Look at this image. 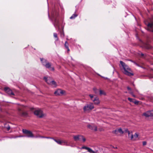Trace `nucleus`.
Listing matches in <instances>:
<instances>
[{
	"mask_svg": "<svg viewBox=\"0 0 153 153\" xmlns=\"http://www.w3.org/2000/svg\"><path fill=\"white\" fill-rule=\"evenodd\" d=\"M120 62V67L124 74L129 76L133 75L131 69L127 65L122 61Z\"/></svg>",
	"mask_w": 153,
	"mask_h": 153,
	"instance_id": "1",
	"label": "nucleus"
},
{
	"mask_svg": "<svg viewBox=\"0 0 153 153\" xmlns=\"http://www.w3.org/2000/svg\"><path fill=\"white\" fill-rule=\"evenodd\" d=\"M44 79L47 84L51 85L53 87H56L57 86L56 83L54 81L52 80L50 77L45 76L44 77Z\"/></svg>",
	"mask_w": 153,
	"mask_h": 153,
	"instance_id": "2",
	"label": "nucleus"
},
{
	"mask_svg": "<svg viewBox=\"0 0 153 153\" xmlns=\"http://www.w3.org/2000/svg\"><path fill=\"white\" fill-rule=\"evenodd\" d=\"M24 107L22 105H20L18 108L19 114L22 116L26 117L27 116V113L24 111Z\"/></svg>",
	"mask_w": 153,
	"mask_h": 153,
	"instance_id": "3",
	"label": "nucleus"
},
{
	"mask_svg": "<svg viewBox=\"0 0 153 153\" xmlns=\"http://www.w3.org/2000/svg\"><path fill=\"white\" fill-rule=\"evenodd\" d=\"M33 111L35 115L37 116L38 117L42 118L45 116V114H43L42 111L39 109H34Z\"/></svg>",
	"mask_w": 153,
	"mask_h": 153,
	"instance_id": "4",
	"label": "nucleus"
},
{
	"mask_svg": "<svg viewBox=\"0 0 153 153\" xmlns=\"http://www.w3.org/2000/svg\"><path fill=\"white\" fill-rule=\"evenodd\" d=\"M94 108V106L92 103L87 104L84 107L83 110L85 112H88Z\"/></svg>",
	"mask_w": 153,
	"mask_h": 153,
	"instance_id": "5",
	"label": "nucleus"
},
{
	"mask_svg": "<svg viewBox=\"0 0 153 153\" xmlns=\"http://www.w3.org/2000/svg\"><path fill=\"white\" fill-rule=\"evenodd\" d=\"M53 140L56 142L58 144L61 145H65L66 146H69V145L68 143L65 140H56V139H53Z\"/></svg>",
	"mask_w": 153,
	"mask_h": 153,
	"instance_id": "6",
	"label": "nucleus"
},
{
	"mask_svg": "<svg viewBox=\"0 0 153 153\" xmlns=\"http://www.w3.org/2000/svg\"><path fill=\"white\" fill-rule=\"evenodd\" d=\"M23 132L26 134V136L28 137H33L34 136L31 132L26 130H23Z\"/></svg>",
	"mask_w": 153,
	"mask_h": 153,
	"instance_id": "7",
	"label": "nucleus"
},
{
	"mask_svg": "<svg viewBox=\"0 0 153 153\" xmlns=\"http://www.w3.org/2000/svg\"><path fill=\"white\" fill-rule=\"evenodd\" d=\"M143 116L146 117L153 116V110L148 111L143 113Z\"/></svg>",
	"mask_w": 153,
	"mask_h": 153,
	"instance_id": "8",
	"label": "nucleus"
},
{
	"mask_svg": "<svg viewBox=\"0 0 153 153\" xmlns=\"http://www.w3.org/2000/svg\"><path fill=\"white\" fill-rule=\"evenodd\" d=\"M87 127L89 129L95 131L97 130V126L93 124H88L87 125Z\"/></svg>",
	"mask_w": 153,
	"mask_h": 153,
	"instance_id": "9",
	"label": "nucleus"
},
{
	"mask_svg": "<svg viewBox=\"0 0 153 153\" xmlns=\"http://www.w3.org/2000/svg\"><path fill=\"white\" fill-rule=\"evenodd\" d=\"M53 19L54 20V26L56 28H58V29H59V27L58 19L57 18H56L55 16L54 15H53Z\"/></svg>",
	"mask_w": 153,
	"mask_h": 153,
	"instance_id": "10",
	"label": "nucleus"
},
{
	"mask_svg": "<svg viewBox=\"0 0 153 153\" xmlns=\"http://www.w3.org/2000/svg\"><path fill=\"white\" fill-rule=\"evenodd\" d=\"M65 92V91L58 89L54 92V94L56 96L62 95L64 94Z\"/></svg>",
	"mask_w": 153,
	"mask_h": 153,
	"instance_id": "11",
	"label": "nucleus"
},
{
	"mask_svg": "<svg viewBox=\"0 0 153 153\" xmlns=\"http://www.w3.org/2000/svg\"><path fill=\"white\" fill-rule=\"evenodd\" d=\"M147 25V30L153 32V23H145Z\"/></svg>",
	"mask_w": 153,
	"mask_h": 153,
	"instance_id": "12",
	"label": "nucleus"
},
{
	"mask_svg": "<svg viewBox=\"0 0 153 153\" xmlns=\"http://www.w3.org/2000/svg\"><path fill=\"white\" fill-rule=\"evenodd\" d=\"M4 91L8 94L12 95H14V94L12 91L9 88L7 87H5L4 88Z\"/></svg>",
	"mask_w": 153,
	"mask_h": 153,
	"instance_id": "13",
	"label": "nucleus"
},
{
	"mask_svg": "<svg viewBox=\"0 0 153 153\" xmlns=\"http://www.w3.org/2000/svg\"><path fill=\"white\" fill-rule=\"evenodd\" d=\"M45 66L46 68H49L50 70L51 71H53L54 70V68L52 66L51 63L48 62L47 64H46Z\"/></svg>",
	"mask_w": 153,
	"mask_h": 153,
	"instance_id": "14",
	"label": "nucleus"
},
{
	"mask_svg": "<svg viewBox=\"0 0 153 153\" xmlns=\"http://www.w3.org/2000/svg\"><path fill=\"white\" fill-rule=\"evenodd\" d=\"M138 136V134L137 133H136L134 136L133 134H131L130 139L133 140H135L137 139Z\"/></svg>",
	"mask_w": 153,
	"mask_h": 153,
	"instance_id": "15",
	"label": "nucleus"
},
{
	"mask_svg": "<svg viewBox=\"0 0 153 153\" xmlns=\"http://www.w3.org/2000/svg\"><path fill=\"white\" fill-rule=\"evenodd\" d=\"M118 132L122 134L124 133V132L123 131L121 128L117 129L113 131V133L116 134H118Z\"/></svg>",
	"mask_w": 153,
	"mask_h": 153,
	"instance_id": "16",
	"label": "nucleus"
},
{
	"mask_svg": "<svg viewBox=\"0 0 153 153\" xmlns=\"http://www.w3.org/2000/svg\"><path fill=\"white\" fill-rule=\"evenodd\" d=\"M93 90L95 93L96 94H97L98 92L99 91L100 95L105 94L104 92L102 90H100L99 91L98 90H97L96 88H94Z\"/></svg>",
	"mask_w": 153,
	"mask_h": 153,
	"instance_id": "17",
	"label": "nucleus"
},
{
	"mask_svg": "<svg viewBox=\"0 0 153 153\" xmlns=\"http://www.w3.org/2000/svg\"><path fill=\"white\" fill-rule=\"evenodd\" d=\"M42 63V65L44 66H45V65L48 63V62L45 59L43 58H40V59Z\"/></svg>",
	"mask_w": 153,
	"mask_h": 153,
	"instance_id": "18",
	"label": "nucleus"
},
{
	"mask_svg": "<svg viewBox=\"0 0 153 153\" xmlns=\"http://www.w3.org/2000/svg\"><path fill=\"white\" fill-rule=\"evenodd\" d=\"M42 63V65L44 66H45V65L48 63V62L45 59L43 58H40V59Z\"/></svg>",
	"mask_w": 153,
	"mask_h": 153,
	"instance_id": "19",
	"label": "nucleus"
},
{
	"mask_svg": "<svg viewBox=\"0 0 153 153\" xmlns=\"http://www.w3.org/2000/svg\"><path fill=\"white\" fill-rule=\"evenodd\" d=\"M93 101L94 102V103L96 105L98 104L100 102L99 98L97 97L95 98Z\"/></svg>",
	"mask_w": 153,
	"mask_h": 153,
	"instance_id": "20",
	"label": "nucleus"
},
{
	"mask_svg": "<svg viewBox=\"0 0 153 153\" xmlns=\"http://www.w3.org/2000/svg\"><path fill=\"white\" fill-rule=\"evenodd\" d=\"M81 135H77L75 136H73L74 139V140L75 141H77L79 140L80 139V137H81Z\"/></svg>",
	"mask_w": 153,
	"mask_h": 153,
	"instance_id": "21",
	"label": "nucleus"
},
{
	"mask_svg": "<svg viewBox=\"0 0 153 153\" xmlns=\"http://www.w3.org/2000/svg\"><path fill=\"white\" fill-rule=\"evenodd\" d=\"M127 88L128 90L130 91L129 93L131 94L132 96L134 97H136V96L134 94L133 92L131 91V88L129 87H127Z\"/></svg>",
	"mask_w": 153,
	"mask_h": 153,
	"instance_id": "22",
	"label": "nucleus"
},
{
	"mask_svg": "<svg viewBox=\"0 0 153 153\" xmlns=\"http://www.w3.org/2000/svg\"><path fill=\"white\" fill-rule=\"evenodd\" d=\"M125 132L128 134V138L130 139L131 134H132V132L129 131L127 129L125 130Z\"/></svg>",
	"mask_w": 153,
	"mask_h": 153,
	"instance_id": "23",
	"label": "nucleus"
},
{
	"mask_svg": "<svg viewBox=\"0 0 153 153\" xmlns=\"http://www.w3.org/2000/svg\"><path fill=\"white\" fill-rule=\"evenodd\" d=\"M87 150H88V151L90 152V153H96V152L93 151L91 149L89 148H88V149H87Z\"/></svg>",
	"mask_w": 153,
	"mask_h": 153,
	"instance_id": "24",
	"label": "nucleus"
},
{
	"mask_svg": "<svg viewBox=\"0 0 153 153\" xmlns=\"http://www.w3.org/2000/svg\"><path fill=\"white\" fill-rule=\"evenodd\" d=\"M65 48L68 49V51H69V49L68 47V44L66 42H65Z\"/></svg>",
	"mask_w": 153,
	"mask_h": 153,
	"instance_id": "25",
	"label": "nucleus"
},
{
	"mask_svg": "<svg viewBox=\"0 0 153 153\" xmlns=\"http://www.w3.org/2000/svg\"><path fill=\"white\" fill-rule=\"evenodd\" d=\"M77 15L76 14H73L70 17V19H74L75 17L77 16Z\"/></svg>",
	"mask_w": 153,
	"mask_h": 153,
	"instance_id": "26",
	"label": "nucleus"
},
{
	"mask_svg": "<svg viewBox=\"0 0 153 153\" xmlns=\"http://www.w3.org/2000/svg\"><path fill=\"white\" fill-rule=\"evenodd\" d=\"M144 47L148 49H149L150 48V46L147 44H145Z\"/></svg>",
	"mask_w": 153,
	"mask_h": 153,
	"instance_id": "27",
	"label": "nucleus"
},
{
	"mask_svg": "<svg viewBox=\"0 0 153 153\" xmlns=\"http://www.w3.org/2000/svg\"><path fill=\"white\" fill-rule=\"evenodd\" d=\"M138 54H139V56L141 57H144L145 56L144 54L142 53L141 52H140L139 53H138Z\"/></svg>",
	"mask_w": 153,
	"mask_h": 153,
	"instance_id": "28",
	"label": "nucleus"
},
{
	"mask_svg": "<svg viewBox=\"0 0 153 153\" xmlns=\"http://www.w3.org/2000/svg\"><path fill=\"white\" fill-rule=\"evenodd\" d=\"M81 137L82 138V140L83 142H85L86 141V139L83 136L81 135Z\"/></svg>",
	"mask_w": 153,
	"mask_h": 153,
	"instance_id": "29",
	"label": "nucleus"
},
{
	"mask_svg": "<svg viewBox=\"0 0 153 153\" xmlns=\"http://www.w3.org/2000/svg\"><path fill=\"white\" fill-rule=\"evenodd\" d=\"M128 100L131 102H134V99L129 97L128 98Z\"/></svg>",
	"mask_w": 153,
	"mask_h": 153,
	"instance_id": "30",
	"label": "nucleus"
},
{
	"mask_svg": "<svg viewBox=\"0 0 153 153\" xmlns=\"http://www.w3.org/2000/svg\"><path fill=\"white\" fill-rule=\"evenodd\" d=\"M39 137H41V138H51L53 139H54L53 138L49 137H42L41 136H39Z\"/></svg>",
	"mask_w": 153,
	"mask_h": 153,
	"instance_id": "31",
	"label": "nucleus"
},
{
	"mask_svg": "<svg viewBox=\"0 0 153 153\" xmlns=\"http://www.w3.org/2000/svg\"><path fill=\"white\" fill-rule=\"evenodd\" d=\"M60 34L61 37H63L64 36V33L62 31L61 32Z\"/></svg>",
	"mask_w": 153,
	"mask_h": 153,
	"instance_id": "32",
	"label": "nucleus"
},
{
	"mask_svg": "<svg viewBox=\"0 0 153 153\" xmlns=\"http://www.w3.org/2000/svg\"><path fill=\"white\" fill-rule=\"evenodd\" d=\"M4 127L7 129V131H9L10 129V127L9 126H5Z\"/></svg>",
	"mask_w": 153,
	"mask_h": 153,
	"instance_id": "33",
	"label": "nucleus"
},
{
	"mask_svg": "<svg viewBox=\"0 0 153 153\" xmlns=\"http://www.w3.org/2000/svg\"><path fill=\"white\" fill-rule=\"evenodd\" d=\"M88 147L84 146L82 147V148H81V149H85L87 150V149H88Z\"/></svg>",
	"mask_w": 153,
	"mask_h": 153,
	"instance_id": "34",
	"label": "nucleus"
},
{
	"mask_svg": "<svg viewBox=\"0 0 153 153\" xmlns=\"http://www.w3.org/2000/svg\"><path fill=\"white\" fill-rule=\"evenodd\" d=\"M53 36L54 37L57 38V33H54L53 34Z\"/></svg>",
	"mask_w": 153,
	"mask_h": 153,
	"instance_id": "35",
	"label": "nucleus"
},
{
	"mask_svg": "<svg viewBox=\"0 0 153 153\" xmlns=\"http://www.w3.org/2000/svg\"><path fill=\"white\" fill-rule=\"evenodd\" d=\"M89 96L90 97L91 100L93 101L94 99H93V96L92 95L90 94L89 95Z\"/></svg>",
	"mask_w": 153,
	"mask_h": 153,
	"instance_id": "36",
	"label": "nucleus"
},
{
	"mask_svg": "<svg viewBox=\"0 0 153 153\" xmlns=\"http://www.w3.org/2000/svg\"><path fill=\"white\" fill-rule=\"evenodd\" d=\"M134 102V103L135 104H138V102H139L137 101H136L135 100H134V102Z\"/></svg>",
	"mask_w": 153,
	"mask_h": 153,
	"instance_id": "37",
	"label": "nucleus"
},
{
	"mask_svg": "<svg viewBox=\"0 0 153 153\" xmlns=\"http://www.w3.org/2000/svg\"><path fill=\"white\" fill-rule=\"evenodd\" d=\"M143 146H145L146 144V142L145 141H144L143 142Z\"/></svg>",
	"mask_w": 153,
	"mask_h": 153,
	"instance_id": "38",
	"label": "nucleus"
},
{
	"mask_svg": "<svg viewBox=\"0 0 153 153\" xmlns=\"http://www.w3.org/2000/svg\"><path fill=\"white\" fill-rule=\"evenodd\" d=\"M80 139L79 140V141H81L82 140V138H81L80 137Z\"/></svg>",
	"mask_w": 153,
	"mask_h": 153,
	"instance_id": "39",
	"label": "nucleus"
},
{
	"mask_svg": "<svg viewBox=\"0 0 153 153\" xmlns=\"http://www.w3.org/2000/svg\"><path fill=\"white\" fill-rule=\"evenodd\" d=\"M112 148L114 149H117V147H114L113 146Z\"/></svg>",
	"mask_w": 153,
	"mask_h": 153,
	"instance_id": "40",
	"label": "nucleus"
},
{
	"mask_svg": "<svg viewBox=\"0 0 153 153\" xmlns=\"http://www.w3.org/2000/svg\"><path fill=\"white\" fill-rule=\"evenodd\" d=\"M150 78H153V76H152L150 77Z\"/></svg>",
	"mask_w": 153,
	"mask_h": 153,
	"instance_id": "41",
	"label": "nucleus"
},
{
	"mask_svg": "<svg viewBox=\"0 0 153 153\" xmlns=\"http://www.w3.org/2000/svg\"><path fill=\"white\" fill-rule=\"evenodd\" d=\"M135 91H137V90H136V89H135Z\"/></svg>",
	"mask_w": 153,
	"mask_h": 153,
	"instance_id": "42",
	"label": "nucleus"
},
{
	"mask_svg": "<svg viewBox=\"0 0 153 153\" xmlns=\"http://www.w3.org/2000/svg\"><path fill=\"white\" fill-rule=\"evenodd\" d=\"M37 137V136H36V137Z\"/></svg>",
	"mask_w": 153,
	"mask_h": 153,
	"instance_id": "43",
	"label": "nucleus"
}]
</instances>
